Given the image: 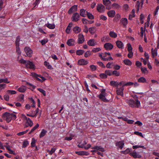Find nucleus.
Listing matches in <instances>:
<instances>
[{
  "label": "nucleus",
  "mask_w": 159,
  "mask_h": 159,
  "mask_svg": "<svg viewBox=\"0 0 159 159\" xmlns=\"http://www.w3.org/2000/svg\"><path fill=\"white\" fill-rule=\"evenodd\" d=\"M2 117L7 123L10 122L12 120H15L16 118V115L8 112H5L2 115Z\"/></svg>",
  "instance_id": "nucleus-1"
},
{
  "label": "nucleus",
  "mask_w": 159,
  "mask_h": 159,
  "mask_svg": "<svg viewBox=\"0 0 159 159\" xmlns=\"http://www.w3.org/2000/svg\"><path fill=\"white\" fill-rule=\"evenodd\" d=\"M127 103L132 107H139L140 105V102L137 99L135 100V101L133 99L127 100Z\"/></svg>",
  "instance_id": "nucleus-2"
},
{
  "label": "nucleus",
  "mask_w": 159,
  "mask_h": 159,
  "mask_svg": "<svg viewBox=\"0 0 159 159\" xmlns=\"http://www.w3.org/2000/svg\"><path fill=\"white\" fill-rule=\"evenodd\" d=\"M24 51L28 57H30L32 56L33 52L30 47H25L24 48Z\"/></svg>",
  "instance_id": "nucleus-3"
},
{
  "label": "nucleus",
  "mask_w": 159,
  "mask_h": 159,
  "mask_svg": "<svg viewBox=\"0 0 159 159\" xmlns=\"http://www.w3.org/2000/svg\"><path fill=\"white\" fill-rule=\"evenodd\" d=\"M124 88L123 87H121L118 88V87L116 88V92L117 94L118 95H120L122 96H123L124 95Z\"/></svg>",
  "instance_id": "nucleus-4"
},
{
  "label": "nucleus",
  "mask_w": 159,
  "mask_h": 159,
  "mask_svg": "<svg viewBox=\"0 0 159 159\" xmlns=\"http://www.w3.org/2000/svg\"><path fill=\"white\" fill-rule=\"evenodd\" d=\"M113 45L111 43H105L104 45V48L107 50H111L113 48Z\"/></svg>",
  "instance_id": "nucleus-5"
},
{
  "label": "nucleus",
  "mask_w": 159,
  "mask_h": 159,
  "mask_svg": "<svg viewBox=\"0 0 159 159\" xmlns=\"http://www.w3.org/2000/svg\"><path fill=\"white\" fill-rule=\"evenodd\" d=\"M120 24L122 25L123 27H126V25L128 24V20L126 18H122L120 21Z\"/></svg>",
  "instance_id": "nucleus-6"
},
{
  "label": "nucleus",
  "mask_w": 159,
  "mask_h": 159,
  "mask_svg": "<svg viewBox=\"0 0 159 159\" xmlns=\"http://www.w3.org/2000/svg\"><path fill=\"white\" fill-rule=\"evenodd\" d=\"M97 10L99 12L102 13L105 10V7L102 4H98L97 6Z\"/></svg>",
  "instance_id": "nucleus-7"
},
{
  "label": "nucleus",
  "mask_w": 159,
  "mask_h": 159,
  "mask_svg": "<svg viewBox=\"0 0 159 159\" xmlns=\"http://www.w3.org/2000/svg\"><path fill=\"white\" fill-rule=\"evenodd\" d=\"M25 66L27 68L32 69H34L35 67V65L33 63L29 60L27 61V62Z\"/></svg>",
  "instance_id": "nucleus-8"
},
{
  "label": "nucleus",
  "mask_w": 159,
  "mask_h": 159,
  "mask_svg": "<svg viewBox=\"0 0 159 159\" xmlns=\"http://www.w3.org/2000/svg\"><path fill=\"white\" fill-rule=\"evenodd\" d=\"M78 43L79 44L83 43L84 41V35L81 34H80L78 35Z\"/></svg>",
  "instance_id": "nucleus-9"
},
{
  "label": "nucleus",
  "mask_w": 159,
  "mask_h": 159,
  "mask_svg": "<svg viewBox=\"0 0 159 159\" xmlns=\"http://www.w3.org/2000/svg\"><path fill=\"white\" fill-rule=\"evenodd\" d=\"M80 16L78 13L77 12L74 13L72 17V20L76 22L79 20Z\"/></svg>",
  "instance_id": "nucleus-10"
},
{
  "label": "nucleus",
  "mask_w": 159,
  "mask_h": 159,
  "mask_svg": "<svg viewBox=\"0 0 159 159\" xmlns=\"http://www.w3.org/2000/svg\"><path fill=\"white\" fill-rule=\"evenodd\" d=\"M124 145V143L123 141L117 142L116 143V146L117 147V148H120L122 149Z\"/></svg>",
  "instance_id": "nucleus-11"
},
{
  "label": "nucleus",
  "mask_w": 159,
  "mask_h": 159,
  "mask_svg": "<svg viewBox=\"0 0 159 159\" xmlns=\"http://www.w3.org/2000/svg\"><path fill=\"white\" fill-rule=\"evenodd\" d=\"M99 56L101 58V59L104 61H110L111 60H112L113 59L111 57H103V55L102 53H99Z\"/></svg>",
  "instance_id": "nucleus-12"
},
{
  "label": "nucleus",
  "mask_w": 159,
  "mask_h": 159,
  "mask_svg": "<svg viewBox=\"0 0 159 159\" xmlns=\"http://www.w3.org/2000/svg\"><path fill=\"white\" fill-rule=\"evenodd\" d=\"M77 9V6L75 5L72 6L68 11V14H70L74 11H76Z\"/></svg>",
  "instance_id": "nucleus-13"
},
{
  "label": "nucleus",
  "mask_w": 159,
  "mask_h": 159,
  "mask_svg": "<svg viewBox=\"0 0 159 159\" xmlns=\"http://www.w3.org/2000/svg\"><path fill=\"white\" fill-rule=\"evenodd\" d=\"M116 44L117 47L121 49L124 48V44L120 40H117L116 42Z\"/></svg>",
  "instance_id": "nucleus-14"
},
{
  "label": "nucleus",
  "mask_w": 159,
  "mask_h": 159,
  "mask_svg": "<svg viewBox=\"0 0 159 159\" xmlns=\"http://www.w3.org/2000/svg\"><path fill=\"white\" fill-rule=\"evenodd\" d=\"M91 148L95 149L96 150H99L101 152H104L105 151L104 149L101 146H95Z\"/></svg>",
  "instance_id": "nucleus-15"
},
{
  "label": "nucleus",
  "mask_w": 159,
  "mask_h": 159,
  "mask_svg": "<svg viewBox=\"0 0 159 159\" xmlns=\"http://www.w3.org/2000/svg\"><path fill=\"white\" fill-rule=\"evenodd\" d=\"M78 64L80 65H86L88 64V61H87L82 59L78 61Z\"/></svg>",
  "instance_id": "nucleus-16"
},
{
  "label": "nucleus",
  "mask_w": 159,
  "mask_h": 159,
  "mask_svg": "<svg viewBox=\"0 0 159 159\" xmlns=\"http://www.w3.org/2000/svg\"><path fill=\"white\" fill-rule=\"evenodd\" d=\"M130 155L132 156L134 158H140L142 156L138 153H137L135 152H131L130 154Z\"/></svg>",
  "instance_id": "nucleus-17"
},
{
  "label": "nucleus",
  "mask_w": 159,
  "mask_h": 159,
  "mask_svg": "<svg viewBox=\"0 0 159 159\" xmlns=\"http://www.w3.org/2000/svg\"><path fill=\"white\" fill-rule=\"evenodd\" d=\"M75 153L79 155H80V156H83V155L88 156V155H89V153L88 152L84 151L76 152Z\"/></svg>",
  "instance_id": "nucleus-18"
},
{
  "label": "nucleus",
  "mask_w": 159,
  "mask_h": 159,
  "mask_svg": "<svg viewBox=\"0 0 159 159\" xmlns=\"http://www.w3.org/2000/svg\"><path fill=\"white\" fill-rule=\"evenodd\" d=\"M33 125V121L30 119L26 120L25 124V127H27L28 126L30 127H32Z\"/></svg>",
  "instance_id": "nucleus-19"
},
{
  "label": "nucleus",
  "mask_w": 159,
  "mask_h": 159,
  "mask_svg": "<svg viewBox=\"0 0 159 159\" xmlns=\"http://www.w3.org/2000/svg\"><path fill=\"white\" fill-rule=\"evenodd\" d=\"M87 44L88 45L90 46H93L96 45L97 43L95 42V41L94 39H91L88 41Z\"/></svg>",
  "instance_id": "nucleus-20"
},
{
  "label": "nucleus",
  "mask_w": 159,
  "mask_h": 159,
  "mask_svg": "<svg viewBox=\"0 0 159 159\" xmlns=\"http://www.w3.org/2000/svg\"><path fill=\"white\" fill-rule=\"evenodd\" d=\"M31 74V75L34 78L39 77L41 78L43 81H45L46 80V79L44 77L41 76L40 75H38L34 72H32Z\"/></svg>",
  "instance_id": "nucleus-21"
},
{
  "label": "nucleus",
  "mask_w": 159,
  "mask_h": 159,
  "mask_svg": "<svg viewBox=\"0 0 159 159\" xmlns=\"http://www.w3.org/2000/svg\"><path fill=\"white\" fill-rule=\"evenodd\" d=\"M157 48H155L153 49L152 48L151 49V53L152 55V58H155L156 57L157 55Z\"/></svg>",
  "instance_id": "nucleus-22"
},
{
  "label": "nucleus",
  "mask_w": 159,
  "mask_h": 159,
  "mask_svg": "<svg viewBox=\"0 0 159 159\" xmlns=\"http://www.w3.org/2000/svg\"><path fill=\"white\" fill-rule=\"evenodd\" d=\"M108 16L110 17H114L116 14V12L115 11L111 10L108 11L107 13Z\"/></svg>",
  "instance_id": "nucleus-23"
},
{
  "label": "nucleus",
  "mask_w": 159,
  "mask_h": 159,
  "mask_svg": "<svg viewBox=\"0 0 159 159\" xmlns=\"http://www.w3.org/2000/svg\"><path fill=\"white\" fill-rule=\"evenodd\" d=\"M75 43L74 40L73 39H70L67 40V44L69 46H71L74 45Z\"/></svg>",
  "instance_id": "nucleus-24"
},
{
  "label": "nucleus",
  "mask_w": 159,
  "mask_h": 159,
  "mask_svg": "<svg viewBox=\"0 0 159 159\" xmlns=\"http://www.w3.org/2000/svg\"><path fill=\"white\" fill-rule=\"evenodd\" d=\"M88 12L84 9H82L80 10V15L83 17H85Z\"/></svg>",
  "instance_id": "nucleus-25"
},
{
  "label": "nucleus",
  "mask_w": 159,
  "mask_h": 159,
  "mask_svg": "<svg viewBox=\"0 0 159 159\" xmlns=\"http://www.w3.org/2000/svg\"><path fill=\"white\" fill-rule=\"evenodd\" d=\"M26 87L24 86H21L20 88L18 89V91L21 93H24L26 90Z\"/></svg>",
  "instance_id": "nucleus-26"
},
{
  "label": "nucleus",
  "mask_w": 159,
  "mask_h": 159,
  "mask_svg": "<svg viewBox=\"0 0 159 159\" xmlns=\"http://www.w3.org/2000/svg\"><path fill=\"white\" fill-rule=\"evenodd\" d=\"M135 11L134 9H133L132 11L131 12V13L129 15V19L130 20H131L132 18L134 17L135 16Z\"/></svg>",
  "instance_id": "nucleus-27"
},
{
  "label": "nucleus",
  "mask_w": 159,
  "mask_h": 159,
  "mask_svg": "<svg viewBox=\"0 0 159 159\" xmlns=\"http://www.w3.org/2000/svg\"><path fill=\"white\" fill-rule=\"evenodd\" d=\"M81 28L77 26L74 27L73 29V31L75 34H78L80 33L81 31Z\"/></svg>",
  "instance_id": "nucleus-28"
},
{
  "label": "nucleus",
  "mask_w": 159,
  "mask_h": 159,
  "mask_svg": "<svg viewBox=\"0 0 159 159\" xmlns=\"http://www.w3.org/2000/svg\"><path fill=\"white\" fill-rule=\"evenodd\" d=\"M110 40V39L108 36H105L101 39V41L102 42H105L108 41Z\"/></svg>",
  "instance_id": "nucleus-29"
},
{
  "label": "nucleus",
  "mask_w": 159,
  "mask_h": 159,
  "mask_svg": "<svg viewBox=\"0 0 159 159\" xmlns=\"http://www.w3.org/2000/svg\"><path fill=\"white\" fill-rule=\"evenodd\" d=\"M39 126V125L38 124H37L36 125L34 126L31 130L30 131L29 133L28 134H31L32 133L34 132V131Z\"/></svg>",
  "instance_id": "nucleus-30"
},
{
  "label": "nucleus",
  "mask_w": 159,
  "mask_h": 159,
  "mask_svg": "<svg viewBox=\"0 0 159 159\" xmlns=\"http://www.w3.org/2000/svg\"><path fill=\"white\" fill-rule=\"evenodd\" d=\"M96 28L95 27H90L89 29V31L91 34H94L96 31Z\"/></svg>",
  "instance_id": "nucleus-31"
},
{
  "label": "nucleus",
  "mask_w": 159,
  "mask_h": 159,
  "mask_svg": "<svg viewBox=\"0 0 159 159\" xmlns=\"http://www.w3.org/2000/svg\"><path fill=\"white\" fill-rule=\"evenodd\" d=\"M124 63L126 65L128 66H131L132 64V62L129 59H125L123 61Z\"/></svg>",
  "instance_id": "nucleus-32"
},
{
  "label": "nucleus",
  "mask_w": 159,
  "mask_h": 159,
  "mask_svg": "<svg viewBox=\"0 0 159 159\" xmlns=\"http://www.w3.org/2000/svg\"><path fill=\"white\" fill-rule=\"evenodd\" d=\"M109 35L111 38H115L117 37V34L113 31H111L109 33Z\"/></svg>",
  "instance_id": "nucleus-33"
},
{
  "label": "nucleus",
  "mask_w": 159,
  "mask_h": 159,
  "mask_svg": "<svg viewBox=\"0 0 159 159\" xmlns=\"http://www.w3.org/2000/svg\"><path fill=\"white\" fill-rule=\"evenodd\" d=\"M47 132V130L44 129H43L39 135V137L41 138L43 137L45 135Z\"/></svg>",
  "instance_id": "nucleus-34"
},
{
  "label": "nucleus",
  "mask_w": 159,
  "mask_h": 159,
  "mask_svg": "<svg viewBox=\"0 0 159 159\" xmlns=\"http://www.w3.org/2000/svg\"><path fill=\"white\" fill-rule=\"evenodd\" d=\"M110 84L112 86L115 87H118V82L114 81H112L110 82Z\"/></svg>",
  "instance_id": "nucleus-35"
},
{
  "label": "nucleus",
  "mask_w": 159,
  "mask_h": 159,
  "mask_svg": "<svg viewBox=\"0 0 159 159\" xmlns=\"http://www.w3.org/2000/svg\"><path fill=\"white\" fill-rule=\"evenodd\" d=\"M106 96H99L98 97L99 99H101L102 101L105 102H108L109 100L106 99Z\"/></svg>",
  "instance_id": "nucleus-36"
},
{
  "label": "nucleus",
  "mask_w": 159,
  "mask_h": 159,
  "mask_svg": "<svg viewBox=\"0 0 159 159\" xmlns=\"http://www.w3.org/2000/svg\"><path fill=\"white\" fill-rule=\"evenodd\" d=\"M138 81L139 82L144 83L146 82V80L145 78L142 77L139 78Z\"/></svg>",
  "instance_id": "nucleus-37"
},
{
  "label": "nucleus",
  "mask_w": 159,
  "mask_h": 159,
  "mask_svg": "<svg viewBox=\"0 0 159 159\" xmlns=\"http://www.w3.org/2000/svg\"><path fill=\"white\" fill-rule=\"evenodd\" d=\"M45 25L48 28H49L50 29H54V28H55V25L54 24H52L48 23L47 24H46Z\"/></svg>",
  "instance_id": "nucleus-38"
},
{
  "label": "nucleus",
  "mask_w": 159,
  "mask_h": 159,
  "mask_svg": "<svg viewBox=\"0 0 159 159\" xmlns=\"http://www.w3.org/2000/svg\"><path fill=\"white\" fill-rule=\"evenodd\" d=\"M105 89H102L101 91V93L99 94V95H98V96H106L107 95V93H105Z\"/></svg>",
  "instance_id": "nucleus-39"
},
{
  "label": "nucleus",
  "mask_w": 159,
  "mask_h": 159,
  "mask_svg": "<svg viewBox=\"0 0 159 159\" xmlns=\"http://www.w3.org/2000/svg\"><path fill=\"white\" fill-rule=\"evenodd\" d=\"M56 150V148H52L50 151L48 150H47V152L49 154L51 155Z\"/></svg>",
  "instance_id": "nucleus-40"
},
{
  "label": "nucleus",
  "mask_w": 159,
  "mask_h": 159,
  "mask_svg": "<svg viewBox=\"0 0 159 159\" xmlns=\"http://www.w3.org/2000/svg\"><path fill=\"white\" fill-rule=\"evenodd\" d=\"M20 41V36H17L16 38V39L15 42V44L16 46H19V42Z\"/></svg>",
  "instance_id": "nucleus-41"
},
{
  "label": "nucleus",
  "mask_w": 159,
  "mask_h": 159,
  "mask_svg": "<svg viewBox=\"0 0 159 159\" xmlns=\"http://www.w3.org/2000/svg\"><path fill=\"white\" fill-rule=\"evenodd\" d=\"M105 73L107 75V76H111L112 75V71L109 70H106L105 71Z\"/></svg>",
  "instance_id": "nucleus-42"
},
{
  "label": "nucleus",
  "mask_w": 159,
  "mask_h": 159,
  "mask_svg": "<svg viewBox=\"0 0 159 159\" xmlns=\"http://www.w3.org/2000/svg\"><path fill=\"white\" fill-rule=\"evenodd\" d=\"M4 82L6 83H9L10 81H8V79L6 78L4 79H0V83Z\"/></svg>",
  "instance_id": "nucleus-43"
},
{
  "label": "nucleus",
  "mask_w": 159,
  "mask_h": 159,
  "mask_svg": "<svg viewBox=\"0 0 159 159\" xmlns=\"http://www.w3.org/2000/svg\"><path fill=\"white\" fill-rule=\"evenodd\" d=\"M112 7L115 9H118L120 7V6L118 4L116 3H114L112 4Z\"/></svg>",
  "instance_id": "nucleus-44"
},
{
  "label": "nucleus",
  "mask_w": 159,
  "mask_h": 159,
  "mask_svg": "<svg viewBox=\"0 0 159 159\" xmlns=\"http://www.w3.org/2000/svg\"><path fill=\"white\" fill-rule=\"evenodd\" d=\"M84 52V51L83 50H77L76 52V54L77 55H82Z\"/></svg>",
  "instance_id": "nucleus-45"
},
{
  "label": "nucleus",
  "mask_w": 159,
  "mask_h": 159,
  "mask_svg": "<svg viewBox=\"0 0 159 159\" xmlns=\"http://www.w3.org/2000/svg\"><path fill=\"white\" fill-rule=\"evenodd\" d=\"M21 63L24 64L26 66V65L27 62L28 60H24L23 59H21L19 60H18Z\"/></svg>",
  "instance_id": "nucleus-46"
},
{
  "label": "nucleus",
  "mask_w": 159,
  "mask_h": 159,
  "mask_svg": "<svg viewBox=\"0 0 159 159\" xmlns=\"http://www.w3.org/2000/svg\"><path fill=\"white\" fill-rule=\"evenodd\" d=\"M120 15L119 14H116L114 20L115 21H117L120 18Z\"/></svg>",
  "instance_id": "nucleus-47"
},
{
  "label": "nucleus",
  "mask_w": 159,
  "mask_h": 159,
  "mask_svg": "<svg viewBox=\"0 0 159 159\" xmlns=\"http://www.w3.org/2000/svg\"><path fill=\"white\" fill-rule=\"evenodd\" d=\"M86 15L88 18L90 19H93L94 18L93 15L89 12H87Z\"/></svg>",
  "instance_id": "nucleus-48"
},
{
  "label": "nucleus",
  "mask_w": 159,
  "mask_h": 159,
  "mask_svg": "<svg viewBox=\"0 0 159 159\" xmlns=\"http://www.w3.org/2000/svg\"><path fill=\"white\" fill-rule=\"evenodd\" d=\"M37 90L42 93L44 96L46 95V92L45 90L41 88H38Z\"/></svg>",
  "instance_id": "nucleus-49"
},
{
  "label": "nucleus",
  "mask_w": 159,
  "mask_h": 159,
  "mask_svg": "<svg viewBox=\"0 0 159 159\" xmlns=\"http://www.w3.org/2000/svg\"><path fill=\"white\" fill-rule=\"evenodd\" d=\"M29 142L27 140L24 141L23 143L22 147H26L29 145Z\"/></svg>",
  "instance_id": "nucleus-50"
},
{
  "label": "nucleus",
  "mask_w": 159,
  "mask_h": 159,
  "mask_svg": "<svg viewBox=\"0 0 159 159\" xmlns=\"http://www.w3.org/2000/svg\"><path fill=\"white\" fill-rule=\"evenodd\" d=\"M7 92L8 93L11 95L16 94V92L14 90H8Z\"/></svg>",
  "instance_id": "nucleus-51"
},
{
  "label": "nucleus",
  "mask_w": 159,
  "mask_h": 159,
  "mask_svg": "<svg viewBox=\"0 0 159 159\" xmlns=\"http://www.w3.org/2000/svg\"><path fill=\"white\" fill-rule=\"evenodd\" d=\"M29 99H30V102L32 103V107H35V102L34 100V99L32 98H29Z\"/></svg>",
  "instance_id": "nucleus-52"
},
{
  "label": "nucleus",
  "mask_w": 159,
  "mask_h": 159,
  "mask_svg": "<svg viewBox=\"0 0 159 159\" xmlns=\"http://www.w3.org/2000/svg\"><path fill=\"white\" fill-rule=\"evenodd\" d=\"M97 64L103 68H105L106 67L104 65L103 63L101 61H98L97 62Z\"/></svg>",
  "instance_id": "nucleus-53"
},
{
  "label": "nucleus",
  "mask_w": 159,
  "mask_h": 159,
  "mask_svg": "<svg viewBox=\"0 0 159 159\" xmlns=\"http://www.w3.org/2000/svg\"><path fill=\"white\" fill-rule=\"evenodd\" d=\"M90 68L91 70L92 71H94L96 70L97 67L96 66L94 65H91L90 66Z\"/></svg>",
  "instance_id": "nucleus-54"
},
{
  "label": "nucleus",
  "mask_w": 159,
  "mask_h": 159,
  "mask_svg": "<svg viewBox=\"0 0 159 159\" xmlns=\"http://www.w3.org/2000/svg\"><path fill=\"white\" fill-rule=\"evenodd\" d=\"M103 3L105 5H108L111 3V2L109 0H103Z\"/></svg>",
  "instance_id": "nucleus-55"
},
{
  "label": "nucleus",
  "mask_w": 159,
  "mask_h": 159,
  "mask_svg": "<svg viewBox=\"0 0 159 159\" xmlns=\"http://www.w3.org/2000/svg\"><path fill=\"white\" fill-rule=\"evenodd\" d=\"M101 50V49L100 48H93L92 51L93 52H97L98 51Z\"/></svg>",
  "instance_id": "nucleus-56"
},
{
  "label": "nucleus",
  "mask_w": 159,
  "mask_h": 159,
  "mask_svg": "<svg viewBox=\"0 0 159 159\" xmlns=\"http://www.w3.org/2000/svg\"><path fill=\"white\" fill-rule=\"evenodd\" d=\"M120 73L116 70H114L112 72V75H114L116 76L120 75Z\"/></svg>",
  "instance_id": "nucleus-57"
},
{
  "label": "nucleus",
  "mask_w": 159,
  "mask_h": 159,
  "mask_svg": "<svg viewBox=\"0 0 159 159\" xmlns=\"http://www.w3.org/2000/svg\"><path fill=\"white\" fill-rule=\"evenodd\" d=\"M134 134H135L142 137V138L144 137L143 136V135L142 133L141 132H140L138 131H135L134 132Z\"/></svg>",
  "instance_id": "nucleus-58"
},
{
  "label": "nucleus",
  "mask_w": 159,
  "mask_h": 159,
  "mask_svg": "<svg viewBox=\"0 0 159 159\" xmlns=\"http://www.w3.org/2000/svg\"><path fill=\"white\" fill-rule=\"evenodd\" d=\"M100 77L102 79H106L107 78V75L105 73H102L100 74Z\"/></svg>",
  "instance_id": "nucleus-59"
},
{
  "label": "nucleus",
  "mask_w": 159,
  "mask_h": 159,
  "mask_svg": "<svg viewBox=\"0 0 159 159\" xmlns=\"http://www.w3.org/2000/svg\"><path fill=\"white\" fill-rule=\"evenodd\" d=\"M36 142V140H35L34 138H32V142L31 143V145L32 147H34L35 146V144Z\"/></svg>",
  "instance_id": "nucleus-60"
},
{
  "label": "nucleus",
  "mask_w": 159,
  "mask_h": 159,
  "mask_svg": "<svg viewBox=\"0 0 159 159\" xmlns=\"http://www.w3.org/2000/svg\"><path fill=\"white\" fill-rule=\"evenodd\" d=\"M128 50V52L132 51V48L130 44L128 43L127 44Z\"/></svg>",
  "instance_id": "nucleus-61"
},
{
  "label": "nucleus",
  "mask_w": 159,
  "mask_h": 159,
  "mask_svg": "<svg viewBox=\"0 0 159 159\" xmlns=\"http://www.w3.org/2000/svg\"><path fill=\"white\" fill-rule=\"evenodd\" d=\"M28 130H29L28 129H27L25 131L19 132L17 134V135L18 136H21V135H23L24 134L26 133H27V132L28 131Z\"/></svg>",
  "instance_id": "nucleus-62"
},
{
  "label": "nucleus",
  "mask_w": 159,
  "mask_h": 159,
  "mask_svg": "<svg viewBox=\"0 0 159 159\" xmlns=\"http://www.w3.org/2000/svg\"><path fill=\"white\" fill-rule=\"evenodd\" d=\"M91 55V53L89 51H87L84 54V57H87Z\"/></svg>",
  "instance_id": "nucleus-63"
},
{
  "label": "nucleus",
  "mask_w": 159,
  "mask_h": 159,
  "mask_svg": "<svg viewBox=\"0 0 159 159\" xmlns=\"http://www.w3.org/2000/svg\"><path fill=\"white\" fill-rule=\"evenodd\" d=\"M141 70L142 72L143 73H145L146 72H147V69L146 67H144V68H141Z\"/></svg>",
  "instance_id": "nucleus-64"
}]
</instances>
